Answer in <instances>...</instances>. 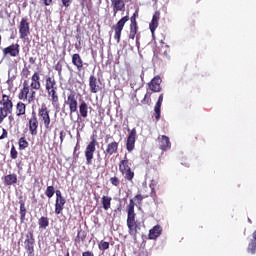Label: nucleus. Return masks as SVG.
Wrapping results in <instances>:
<instances>
[{
	"mask_svg": "<svg viewBox=\"0 0 256 256\" xmlns=\"http://www.w3.org/2000/svg\"><path fill=\"white\" fill-rule=\"evenodd\" d=\"M137 217V214L135 213V201L133 199H130L129 205L127 208V227H128V233L131 235V237H137V233L141 231V223L137 222L135 218Z\"/></svg>",
	"mask_w": 256,
	"mask_h": 256,
	"instance_id": "obj_1",
	"label": "nucleus"
},
{
	"mask_svg": "<svg viewBox=\"0 0 256 256\" xmlns=\"http://www.w3.org/2000/svg\"><path fill=\"white\" fill-rule=\"evenodd\" d=\"M36 97L37 92H35V89L31 87L29 80H24L23 89H21L20 93L18 94V98L22 101H27V103H35Z\"/></svg>",
	"mask_w": 256,
	"mask_h": 256,
	"instance_id": "obj_2",
	"label": "nucleus"
},
{
	"mask_svg": "<svg viewBox=\"0 0 256 256\" xmlns=\"http://www.w3.org/2000/svg\"><path fill=\"white\" fill-rule=\"evenodd\" d=\"M38 117L40 123L44 125V133L47 135V133H50L51 129H53V125L51 124V115L49 114V108H47V105L44 104L38 109Z\"/></svg>",
	"mask_w": 256,
	"mask_h": 256,
	"instance_id": "obj_3",
	"label": "nucleus"
},
{
	"mask_svg": "<svg viewBox=\"0 0 256 256\" xmlns=\"http://www.w3.org/2000/svg\"><path fill=\"white\" fill-rule=\"evenodd\" d=\"M119 171L122 173L127 181H133V177H135V172L131 170V162H129V158H127V154H125L124 159L119 163Z\"/></svg>",
	"mask_w": 256,
	"mask_h": 256,
	"instance_id": "obj_4",
	"label": "nucleus"
},
{
	"mask_svg": "<svg viewBox=\"0 0 256 256\" xmlns=\"http://www.w3.org/2000/svg\"><path fill=\"white\" fill-rule=\"evenodd\" d=\"M95 151H97V138L93 136L89 144L86 146V149L84 152L87 165H93V157L95 155Z\"/></svg>",
	"mask_w": 256,
	"mask_h": 256,
	"instance_id": "obj_5",
	"label": "nucleus"
},
{
	"mask_svg": "<svg viewBox=\"0 0 256 256\" xmlns=\"http://www.w3.org/2000/svg\"><path fill=\"white\" fill-rule=\"evenodd\" d=\"M24 249L28 256H35V235L33 231H28L25 235Z\"/></svg>",
	"mask_w": 256,
	"mask_h": 256,
	"instance_id": "obj_6",
	"label": "nucleus"
},
{
	"mask_svg": "<svg viewBox=\"0 0 256 256\" xmlns=\"http://www.w3.org/2000/svg\"><path fill=\"white\" fill-rule=\"evenodd\" d=\"M129 21V15L122 17L116 24L112 26L114 31V39L117 43H121V33H123V29L125 28V23Z\"/></svg>",
	"mask_w": 256,
	"mask_h": 256,
	"instance_id": "obj_7",
	"label": "nucleus"
},
{
	"mask_svg": "<svg viewBox=\"0 0 256 256\" xmlns=\"http://www.w3.org/2000/svg\"><path fill=\"white\" fill-rule=\"evenodd\" d=\"M109 139H113V137H111V135H106L105 142L108 144L106 145V149L104 150L105 157H111V155H117V153H119V142H109Z\"/></svg>",
	"mask_w": 256,
	"mask_h": 256,
	"instance_id": "obj_8",
	"label": "nucleus"
},
{
	"mask_svg": "<svg viewBox=\"0 0 256 256\" xmlns=\"http://www.w3.org/2000/svg\"><path fill=\"white\" fill-rule=\"evenodd\" d=\"M64 105L69 107L70 114L77 113V109L79 107V102L77 101V94L75 92H71L67 95V99L64 101Z\"/></svg>",
	"mask_w": 256,
	"mask_h": 256,
	"instance_id": "obj_9",
	"label": "nucleus"
},
{
	"mask_svg": "<svg viewBox=\"0 0 256 256\" xmlns=\"http://www.w3.org/2000/svg\"><path fill=\"white\" fill-rule=\"evenodd\" d=\"M138 16H139V12L136 11L130 17V31H129L128 39H131L132 41H135V37H137V33L139 31V26L137 25Z\"/></svg>",
	"mask_w": 256,
	"mask_h": 256,
	"instance_id": "obj_10",
	"label": "nucleus"
},
{
	"mask_svg": "<svg viewBox=\"0 0 256 256\" xmlns=\"http://www.w3.org/2000/svg\"><path fill=\"white\" fill-rule=\"evenodd\" d=\"M19 35L20 39H27L31 33V28L29 26V21L27 18H22L19 24Z\"/></svg>",
	"mask_w": 256,
	"mask_h": 256,
	"instance_id": "obj_11",
	"label": "nucleus"
},
{
	"mask_svg": "<svg viewBox=\"0 0 256 256\" xmlns=\"http://www.w3.org/2000/svg\"><path fill=\"white\" fill-rule=\"evenodd\" d=\"M128 136H127V141H126V149L129 153L135 149V142L137 141V129L133 128L128 129Z\"/></svg>",
	"mask_w": 256,
	"mask_h": 256,
	"instance_id": "obj_12",
	"label": "nucleus"
},
{
	"mask_svg": "<svg viewBox=\"0 0 256 256\" xmlns=\"http://www.w3.org/2000/svg\"><path fill=\"white\" fill-rule=\"evenodd\" d=\"M28 127L30 135H37V129H39V120L37 119V113H35V111H33L31 114V118L28 121Z\"/></svg>",
	"mask_w": 256,
	"mask_h": 256,
	"instance_id": "obj_13",
	"label": "nucleus"
},
{
	"mask_svg": "<svg viewBox=\"0 0 256 256\" xmlns=\"http://www.w3.org/2000/svg\"><path fill=\"white\" fill-rule=\"evenodd\" d=\"M157 143L161 151H169V149H171V140L169 139V136H158Z\"/></svg>",
	"mask_w": 256,
	"mask_h": 256,
	"instance_id": "obj_14",
	"label": "nucleus"
},
{
	"mask_svg": "<svg viewBox=\"0 0 256 256\" xmlns=\"http://www.w3.org/2000/svg\"><path fill=\"white\" fill-rule=\"evenodd\" d=\"M19 44H11L10 46H7L6 48H4L2 50V53L4 55V57H7V55H9L10 57H19Z\"/></svg>",
	"mask_w": 256,
	"mask_h": 256,
	"instance_id": "obj_15",
	"label": "nucleus"
},
{
	"mask_svg": "<svg viewBox=\"0 0 256 256\" xmlns=\"http://www.w3.org/2000/svg\"><path fill=\"white\" fill-rule=\"evenodd\" d=\"M100 80L95 75L89 77V89L90 93H99L103 88L99 85Z\"/></svg>",
	"mask_w": 256,
	"mask_h": 256,
	"instance_id": "obj_16",
	"label": "nucleus"
},
{
	"mask_svg": "<svg viewBox=\"0 0 256 256\" xmlns=\"http://www.w3.org/2000/svg\"><path fill=\"white\" fill-rule=\"evenodd\" d=\"M47 97L55 109H59V93L57 89L46 91Z\"/></svg>",
	"mask_w": 256,
	"mask_h": 256,
	"instance_id": "obj_17",
	"label": "nucleus"
},
{
	"mask_svg": "<svg viewBox=\"0 0 256 256\" xmlns=\"http://www.w3.org/2000/svg\"><path fill=\"white\" fill-rule=\"evenodd\" d=\"M113 9V17H117L119 11H125V0H110Z\"/></svg>",
	"mask_w": 256,
	"mask_h": 256,
	"instance_id": "obj_18",
	"label": "nucleus"
},
{
	"mask_svg": "<svg viewBox=\"0 0 256 256\" xmlns=\"http://www.w3.org/2000/svg\"><path fill=\"white\" fill-rule=\"evenodd\" d=\"M161 77L156 76L154 77L149 83H148V87L150 89V91H152L153 93H160L161 91Z\"/></svg>",
	"mask_w": 256,
	"mask_h": 256,
	"instance_id": "obj_19",
	"label": "nucleus"
},
{
	"mask_svg": "<svg viewBox=\"0 0 256 256\" xmlns=\"http://www.w3.org/2000/svg\"><path fill=\"white\" fill-rule=\"evenodd\" d=\"M163 233V227L157 224L152 229L149 230L148 239L151 241H155L158 237H161Z\"/></svg>",
	"mask_w": 256,
	"mask_h": 256,
	"instance_id": "obj_20",
	"label": "nucleus"
},
{
	"mask_svg": "<svg viewBox=\"0 0 256 256\" xmlns=\"http://www.w3.org/2000/svg\"><path fill=\"white\" fill-rule=\"evenodd\" d=\"M30 85L32 89H35V91H39V89H41V75L39 72H34L32 74Z\"/></svg>",
	"mask_w": 256,
	"mask_h": 256,
	"instance_id": "obj_21",
	"label": "nucleus"
},
{
	"mask_svg": "<svg viewBox=\"0 0 256 256\" xmlns=\"http://www.w3.org/2000/svg\"><path fill=\"white\" fill-rule=\"evenodd\" d=\"M44 87H45V91H53L55 89H58L57 88V80H55V77L54 76H47L45 78Z\"/></svg>",
	"mask_w": 256,
	"mask_h": 256,
	"instance_id": "obj_22",
	"label": "nucleus"
},
{
	"mask_svg": "<svg viewBox=\"0 0 256 256\" xmlns=\"http://www.w3.org/2000/svg\"><path fill=\"white\" fill-rule=\"evenodd\" d=\"M159 19H161V12L156 11L149 24V29L151 33H155V30L159 27Z\"/></svg>",
	"mask_w": 256,
	"mask_h": 256,
	"instance_id": "obj_23",
	"label": "nucleus"
},
{
	"mask_svg": "<svg viewBox=\"0 0 256 256\" xmlns=\"http://www.w3.org/2000/svg\"><path fill=\"white\" fill-rule=\"evenodd\" d=\"M65 203H67V200L65 199V197L56 198V202H55L56 215H61V213H63V209H65Z\"/></svg>",
	"mask_w": 256,
	"mask_h": 256,
	"instance_id": "obj_24",
	"label": "nucleus"
},
{
	"mask_svg": "<svg viewBox=\"0 0 256 256\" xmlns=\"http://www.w3.org/2000/svg\"><path fill=\"white\" fill-rule=\"evenodd\" d=\"M87 239V232L83 230V228L80 226L77 229V235L74 238V243L79 244V243H85Z\"/></svg>",
	"mask_w": 256,
	"mask_h": 256,
	"instance_id": "obj_25",
	"label": "nucleus"
},
{
	"mask_svg": "<svg viewBox=\"0 0 256 256\" xmlns=\"http://www.w3.org/2000/svg\"><path fill=\"white\" fill-rule=\"evenodd\" d=\"M161 105H163V94L159 95L158 101L156 102L154 107V115L156 121H159V119H161Z\"/></svg>",
	"mask_w": 256,
	"mask_h": 256,
	"instance_id": "obj_26",
	"label": "nucleus"
},
{
	"mask_svg": "<svg viewBox=\"0 0 256 256\" xmlns=\"http://www.w3.org/2000/svg\"><path fill=\"white\" fill-rule=\"evenodd\" d=\"M72 64L76 67L77 71H83V59L79 54L72 55Z\"/></svg>",
	"mask_w": 256,
	"mask_h": 256,
	"instance_id": "obj_27",
	"label": "nucleus"
},
{
	"mask_svg": "<svg viewBox=\"0 0 256 256\" xmlns=\"http://www.w3.org/2000/svg\"><path fill=\"white\" fill-rule=\"evenodd\" d=\"M79 113L80 116L83 117V119H87V116L89 114V105L85 100H82L79 104Z\"/></svg>",
	"mask_w": 256,
	"mask_h": 256,
	"instance_id": "obj_28",
	"label": "nucleus"
},
{
	"mask_svg": "<svg viewBox=\"0 0 256 256\" xmlns=\"http://www.w3.org/2000/svg\"><path fill=\"white\" fill-rule=\"evenodd\" d=\"M1 104L6 111H13V102L9 99V96L3 94Z\"/></svg>",
	"mask_w": 256,
	"mask_h": 256,
	"instance_id": "obj_29",
	"label": "nucleus"
},
{
	"mask_svg": "<svg viewBox=\"0 0 256 256\" xmlns=\"http://www.w3.org/2000/svg\"><path fill=\"white\" fill-rule=\"evenodd\" d=\"M17 184V174H8L4 177V185L11 186Z\"/></svg>",
	"mask_w": 256,
	"mask_h": 256,
	"instance_id": "obj_30",
	"label": "nucleus"
},
{
	"mask_svg": "<svg viewBox=\"0 0 256 256\" xmlns=\"http://www.w3.org/2000/svg\"><path fill=\"white\" fill-rule=\"evenodd\" d=\"M27 113V105L23 102H18L16 105V115L21 117Z\"/></svg>",
	"mask_w": 256,
	"mask_h": 256,
	"instance_id": "obj_31",
	"label": "nucleus"
},
{
	"mask_svg": "<svg viewBox=\"0 0 256 256\" xmlns=\"http://www.w3.org/2000/svg\"><path fill=\"white\" fill-rule=\"evenodd\" d=\"M20 205V221L23 223L27 217V207L25 206V200H19Z\"/></svg>",
	"mask_w": 256,
	"mask_h": 256,
	"instance_id": "obj_32",
	"label": "nucleus"
},
{
	"mask_svg": "<svg viewBox=\"0 0 256 256\" xmlns=\"http://www.w3.org/2000/svg\"><path fill=\"white\" fill-rule=\"evenodd\" d=\"M111 201H113L111 196H102L101 203L104 211H109V209H111Z\"/></svg>",
	"mask_w": 256,
	"mask_h": 256,
	"instance_id": "obj_33",
	"label": "nucleus"
},
{
	"mask_svg": "<svg viewBox=\"0 0 256 256\" xmlns=\"http://www.w3.org/2000/svg\"><path fill=\"white\" fill-rule=\"evenodd\" d=\"M38 226L40 230H45L47 227H49V217L47 216H41L38 219Z\"/></svg>",
	"mask_w": 256,
	"mask_h": 256,
	"instance_id": "obj_34",
	"label": "nucleus"
},
{
	"mask_svg": "<svg viewBox=\"0 0 256 256\" xmlns=\"http://www.w3.org/2000/svg\"><path fill=\"white\" fill-rule=\"evenodd\" d=\"M109 247H111V243L105 241V240H101L98 243V249L99 251H101V253L106 252L107 250H109Z\"/></svg>",
	"mask_w": 256,
	"mask_h": 256,
	"instance_id": "obj_35",
	"label": "nucleus"
},
{
	"mask_svg": "<svg viewBox=\"0 0 256 256\" xmlns=\"http://www.w3.org/2000/svg\"><path fill=\"white\" fill-rule=\"evenodd\" d=\"M247 252L250 253L251 255H255L256 253V240L251 239L248 247H247Z\"/></svg>",
	"mask_w": 256,
	"mask_h": 256,
	"instance_id": "obj_36",
	"label": "nucleus"
},
{
	"mask_svg": "<svg viewBox=\"0 0 256 256\" xmlns=\"http://www.w3.org/2000/svg\"><path fill=\"white\" fill-rule=\"evenodd\" d=\"M18 145H19L20 151H23V150L27 149V147H29V142L27 141V139L25 137H21L19 139Z\"/></svg>",
	"mask_w": 256,
	"mask_h": 256,
	"instance_id": "obj_37",
	"label": "nucleus"
},
{
	"mask_svg": "<svg viewBox=\"0 0 256 256\" xmlns=\"http://www.w3.org/2000/svg\"><path fill=\"white\" fill-rule=\"evenodd\" d=\"M22 75L24 77V79H29V77H31V65H24V68L22 70Z\"/></svg>",
	"mask_w": 256,
	"mask_h": 256,
	"instance_id": "obj_38",
	"label": "nucleus"
},
{
	"mask_svg": "<svg viewBox=\"0 0 256 256\" xmlns=\"http://www.w3.org/2000/svg\"><path fill=\"white\" fill-rule=\"evenodd\" d=\"M45 195L48 197V199H51L53 195H55V187L54 186H47L45 190Z\"/></svg>",
	"mask_w": 256,
	"mask_h": 256,
	"instance_id": "obj_39",
	"label": "nucleus"
},
{
	"mask_svg": "<svg viewBox=\"0 0 256 256\" xmlns=\"http://www.w3.org/2000/svg\"><path fill=\"white\" fill-rule=\"evenodd\" d=\"M149 194H137L134 199L137 201L138 205H142L143 199H147Z\"/></svg>",
	"mask_w": 256,
	"mask_h": 256,
	"instance_id": "obj_40",
	"label": "nucleus"
},
{
	"mask_svg": "<svg viewBox=\"0 0 256 256\" xmlns=\"http://www.w3.org/2000/svg\"><path fill=\"white\" fill-rule=\"evenodd\" d=\"M143 105H151V93L147 92L141 100Z\"/></svg>",
	"mask_w": 256,
	"mask_h": 256,
	"instance_id": "obj_41",
	"label": "nucleus"
},
{
	"mask_svg": "<svg viewBox=\"0 0 256 256\" xmlns=\"http://www.w3.org/2000/svg\"><path fill=\"white\" fill-rule=\"evenodd\" d=\"M110 183L114 187H119V185H121V181L119 180V178L117 176L111 177L110 178Z\"/></svg>",
	"mask_w": 256,
	"mask_h": 256,
	"instance_id": "obj_42",
	"label": "nucleus"
},
{
	"mask_svg": "<svg viewBox=\"0 0 256 256\" xmlns=\"http://www.w3.org/2000/svg\"><path fill=\"white\" fill-rule=\"evenodd\" d=\"M169 46L168 45H164L162 46L160 53H162V55H164V57H169Z\"/></svg>",
	"mask_w": 256,
	"mask_h": 256,
	"instance_id": "obj_43",
	"label": "nucleus"
},
{
	"mask_svg": "<svg viewBox=\"0 0 256 256\" xmlns=\"http://www.w3.org/2000/svg\"><path fill=\"white\" fill-rule=\"evenodd\" d=\"M61 7H65V9H69L71 7V4L73 3V0H61Z\"/></svg>",
	"mask_w": 256,
	"mask_h": 256,
	"instance_id": "obj_44",
	"label": "nucleus"
},
{
	"mask_svg": "<svg viewBox=\"0 0 256 256\" xmlns=\"http://www.w3.org/2000/svg\"><path fill=\"white\" fill-rule=\"evenodd\" d=\"M54 69L58 72V75H61V73H63V64H61V62H57Z\"/></svg>",
	"mask_w": 256,
	"mask_h": 256,
	"instance_id": "obj_45",
	"label": "nucleus"
},
{
	"mask_svg": "<svg viewBox=\"0 0 256 256\" xmlns=\"http://www.w3.org/2000/svg\"><path fill=\"white\" fill-rule=\"evenodd\" d=\"M9 113H13V110H7V108H0V115H2L3 117H7L9 115Z\"/></svg>",
	"mask_w": 256,
	"mask_h": 256,
	"instance_id": "obj_46",
	"label": "nucleus"
},
{
	"mask_svg": "<svg viewBox=\"0 0 256 256\" xmlns=\"http://www.w3.org/2000/svg\"><path fill=\"white\" fill-rule=\"evenodd\" d=\"M18 155H19V153L17 152V149H15V146H12V148L10 150L11 159H17Z\"/></svg>",
	"mask_w": 256,
	"mask_h": 256,
	"instance_id": "obj_47",
	"label": "nucleus"
},
{
	"mask_svg": "<svg viewBox=\"0 0 256 256\" xmlns=\"http://www.w3.org/2000/svg\"><path fill=\"white\" fill-rule=\"evenodd\" d=\"M9 137V132H7V129L2 128V135L0 136V141H3V139H7Z\"/></svg>",
	"mask_w": 256,
	"mask_h": 256,
	"instance_id": "obj_48",
	"label": "nucleus"
},
{
	"mask_svg": "<svg viewBox=\"0 0 256 256\" xmlns=\"http://www.w3.org/2000/svg\"><path fill=\"white\" fill-rule=\"evenodd\" d=\"M30 65H35L37 63V57L36 56H30L28 59Z\"/></svg>",
	"mask_w": 256,
	"mask_h": 256,
	"instance_id": "obj_49",
	"label": "nucleus"
},
{
	"mask_svg": "<svg viewBox=\"0 0 256 256\" xmlns=\"http://www.w3.org/2000/svg\"><path fill=\"white\" fill-rule=\"evenodd\" d=\"M65 135H66L65 130H61L60 131V144L61 145L63 144V141L65 139Z\"/></svg>",
	"mask_w": 256,
	"mask_h": 256,
	"instance_id": "obj_50",
	"label": "nucleus"
},
{
	"mask_svg": "<svg viewBox=\"0 0 256 256\" xmlns=\"http://www.w3.org/2000/svg\"><path fill=\"white\" fill-rule=\"evenodd\" d=\"M82 256H95V253H93V251L87 250L82 253Z\"/></svg>",
	"mask_w": 256,
	"mask_h": 256,
	"instance_id": "obj_51",
	"label": "nucleus"
},
{
	"mask_svg": "<svg viewBox=\"0 0 256 256\" xmlns=\"http://www.w3.org/2000/svg\"><path fill=\"white\" fill-rule=\"evenodd\" d=\"M55 193H56V199H61L64 197L63 194L61 193V190H56Z\"/></svg>",
	"mask_w": 256,
	"mask_h": 256,
	"instance_id": "obj_52",
	"label": "nucleus"
},
{
	"mask_svg": "<svg viewBox=\"0 0 256 256\" xmlns=\"http://www.w3.org/2000/svg\"><path fill=\"white\" fill-rule=\"evenodd\" d=\"M44 1V5H46V7H49V5H51L53 3V0H43Z\"/></svg>",
	"mask_w": 256,
	"mask_h": 256,
	"instance_id": "obj_53",
	"label": "nucleus"
},
{
	"mask_svg": "<svg viewBox=\"0 0 256 256\" xmlns=\"http://www.w3.org/2000/svg\"><path fill=\"white\" fill-rule=\"evenodd\" d=\"M151 197H153V199L157 197V195L155 194V188L151 189Z\"/></svg>",
	"mask_w": 256,
	"mask_h": 256,
	"instance_id": "obj_54",
	"label": "nucleus"
},
{
	"mask_svg": "<svg viewBox=\"0 0 256 256\" xmlns=\"http://www.w3.org/2000/svg\"><path fill=\"white\" fill-rule=\"evenodd\" d=\"M252 240L256 241V230L252 233Z\"/></svg>",
	"mask_w": 256,
	"mask_h": 256,
	"instance_id": "obj_55",
	"label": "nucleus"
},
{
	"mask_svg": "<svg viewBox=\"0 0 256 256\" xmlns=\"http://www.w3.org/2000/svg\"><path fill=\"white\" fill-rule=\"evenodd\" d=\"M5 119V116H2L1 114H0V123H3V120Z\"/></svg>",
	"mask_w": 256,
	"mask_h": 256,
	"instance_id": "obj_56",
	"label": "nucleus"
},
{
	"mask_svg": "<svg viewBox=\"0 0 256 256\" xmlns=\"http://www.w3.org/2000/svg\"><path fill=\"white\" fill-rule=\"evenodd\" d=\"M57 129H55V132H54V139L57 137Z\"/></svg>",
	"mask_w": 256,
	"mask_h": 256,
	"instance_id": "obj_57",
	"label": "nucleus"
},
{
	"mask_svg": "<svg viewBox=\"0 0 256 256\" xmlns=\"http://www.w3.org/2000/svg\"><path fill=\"white\" fill-rule=\"evenodd\" d=\"M147 189H149V188H147V186H146L143 188V191H145V193H147Z\"/></svg>",
	"mask_w": 256,
	"mask_h": 256,
	"instance_id": "obj_58",
	"label": "nucleus"
},
{
	"mask_svg": "<svg viewBox=\"0 0 256 256\" xmlns=\"http://www.w3.org/2000/svg\"><path fill=\"white\" fill-rule=\"evenodd\" d=\"M139 41V36L136 37V42Z\"/></svg>",
	"mask_w": 256,
	"mask_h": 256,
	"instance_id": "obj_59",
	"label": "nucleus"
},
{
	"mask_svg": "<svg viewBox=\"0 0 256 256\" xmlns=\"http://www.w3.org/2000/svg\"><path fill=\"white\" fill-rule=\"evenodd\" d=\"M66 256H69V252L66 253Z\"/></svg>",
	"mask_w": 256,
	"mask_h": 256,
	"instance_id": "obj_60",
	"label": "nucleus"
},
{
	"mask_svg": "<svg viewBox=\"0 0 256 256\" xmlns=\"http://www.w3.org/2000/svg\"><path fill=\"white\" fill-rule=\"evenodd\" d=\"M77 137H80V134H79V133L77 134Z\"/></svg>",
	"mask_w": 256,
	"mask_h": 256,
	"instance_id": "obj_61",
	"label": "nucleus"
}]
</instances>
